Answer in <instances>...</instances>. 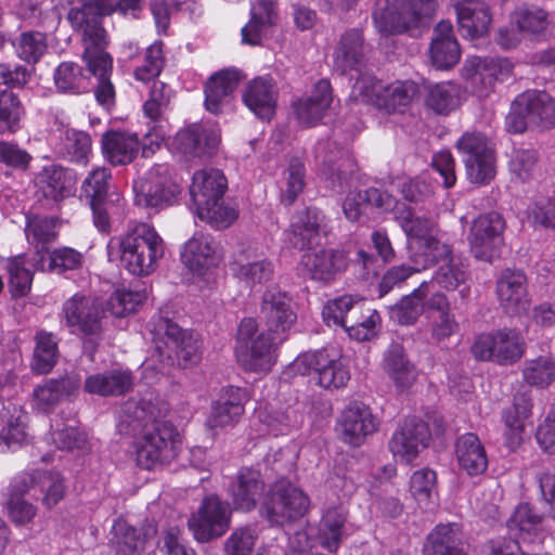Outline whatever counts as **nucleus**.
<instances>
[{"mask_svg": "<svg viewBox=\"0 0 555 555\" xmlns=\"http://www.w3.org/2000/svg\"><path fill=\"white\" fill-rule=\"evenodd\" d=\"M404 214L397 212V221L406 234L412 266L401 264L386 271L379 283V297H384L412 274L433 266L437 257L449 254V244L433 221L420 217L408 218Z\"/></svg>", "mask_w": 555, "mask_h": 555, "instance_id": "f257e3e1", "label": "nucleus"}, {"mask_svg": "<svg viewBox=\"0 0 555 555\" xmlns=\"http://www.w3.org/2000/svg\"><path fill=\"white\" fill-rule=\"evenodd\" d=\"M291 229L297 237L295 244L308 248L302 255L301 266L312 280L328 282L348 266L344 251L334 249L313 250L319 245L321 236L327 232L325 216L317 208H308L292 218Z\"/></svg>", "mask_w": 555, "mask_h": 555, "instance_id": "f03ea898", "label": "nucleus"}, {"mask_svg": "<svg viewBox=\"0 0 555 555\" xmlns=\"http://www.w3.org/2000/svg\"><path fill=\"white\" fill-rule=\"evenodd\" d=\"M108 254L117 255L120 266L135 276H147L165 255V242L153 225L139 222L108 243Z\"/></svg>", "mask_w": 555, "mask_h": 555, "instance_id": "7ed1b4c3", "label": "nucleus"}, {"mask_svg": "<svg viewBox=\"0 0 555 555\" xmlns=\"http://www.w3.org/2000/svg\"><path fill=\"white\" fill-rule=\"evenodd\" d=\"M67 18L70 25L82 34V59L89 72L98 79L95 98L100 104L111 106L114 103L115 90L109 80L113 61L105 52V30L100 27L96 16H92L88 9L74 10Z\"/></svg>", "mask_w": 555, "mask_h": 555, "instance_id": "20e7f679", "label": "nucleus"}, {"mask_svg": "<svg viewBox=\"0 0 555 555\" xmlns=\"http://www.w3.org/2000/svg\"><path fill=\"white\" fill-rule=\"evenodd\" d=\"M152 332L159 372L169 366L188 367L201 360L197 337L168 318L157 317Z\"/></svg>", "mask_w": 555, "mask_h": 555, "instance_id": "39448f33", "label": "nucleus"}, {"mask_svg": "<svg viewBox=\"0 0 555 555\" xmlns=\"http://www.w3.org/2000/svg\"><path fill=\"white\" fill-rule=\"evenodd\" d=\"M229 494L235 509L250 512L258 507L261 517L272 525L278 522L275 486L267 483L259 470L242 467L229 487Z\"/></svg>", "mask_w": 555, "mask_h": 555, "instance_id": "423d86ee", "label": "nucleus"}, {"mask_svg": "<svg viewBox=\"0 0 555 555\" xmlns=\"http://www.w3.org/2000/svg\"><path fill=\"white\" fill-rule=\"evenodd\" d=\"M417 94L418 87L412 80L385 85L370 76L358 79L352 88L357 101L370 103L387 114L405 112Z\"/></svg>", "mask_w": 555, "mask_h": 555, "instance_id": "0eeeda50", "label": "nucleus"}, {"mask_svg": "<svg viewBox=\"0 0 555 555\" xmlns=\"http://www.w3.org/2000/svg\"><path fill=\"white\" fill-rule=\"evenodd\" d=\"M287 370L293 375H308L314 372L317 384L326 390L344 388L350 380L347 361L333 348L300 353Z\"/></svg>", "mask_w": 555, "mask_h": 555, "instance_id": "6e6552de", "label": "nucleus"}, {"mask_svg": "<svg viewBox=\"0 0 555 555\" xmlns=\"http://www.w3.org/2000/svg\"><path fill=\"white\" fill-rule=\"evenodd\" d=\"M434 11V0H383L376 4L373 21L380 35L390 36L417 27Z\"/></svg>", "mask_w": 555, "mask_h": 555, "instance_id": "1a4fd4ad", "label": "nucleus"}, {"mask_svg": "<svg viewBox=\"0 0 555 555\" xmlns=\"http://www.w3.org/2000/svg\"><path fill=\"white\" fill-rule=\"evenodd\" d=\"M181 446V437L177 428L169 422L155 421L145 427L134 442L137 465L152 469L157 465L173 460Z\"/></svg>", "mask_w": 555, "mask_h": 555, "instance_id": "9d476101", "label": "nucleus"}, {"mask_svg": "<svg viewBox=\"0 0 555 555\" xmlns=\"http://www.w3.org/2000/svg\"><path fill=\"white\" fill-rule=\"evenodd\" d=\"M505 126L514 133H521L529 126L555 127V101L545 92L526 91L513 102Z\"/></svg>", "mask_w": 555, "mask_h": 555, "instance_id": "9b49d317", "label": "nucleus"}, {"mask_svg": "<svg viewBox=\"0 0 555 555\" xmlns=\"http://www.w3.org/2000/svg\"><path fill=\"white\" fill-rule=\"evenodd\" d=\"M257 332V323L251 318L243 319L237 331L235 354L238 363L248 371L268 372L274 364L273 341L274 332L260 333L248 346Z\"/></svg>", "mask_w": 555, "mask_h": 555, "instance_id": "f8f14e48", "label": "nucleus"}, {"mask_svg": "<svg viewBox=\"0 0 555 555\" xmlns=\"http://www.w3.org/2000/svg\"><path fill=\"white\" fill-rule=\"evenodd\" d=\"M134 203L146 208H163L175 202L181 186L167 164L154 165L143 178L133 183Z\"/></svg>", "mask_w": 555, "mask_h": 555, "instance_id": "ddd939ff", "label": "nucleus"}, {"mask_svg": "<svg viewBox=\"0 0 555 555\" xmlns=\"http://www.w3.org/2000/svg\"><path fill=\"white\" fill-rule=\"evenodd\" d=\"M463 156L466 176L474 184H488L496 175L493 152L485 135L478 132L464 133L457 141Z\"/></svg>", "mask_w": 555, "mask_h": 555, "instance_id": "4468645a", "label": "nucleus"}, {"mask_svg": "<svg viewBox=\"0 0 555 555\" xmlns=\"http://www.w3.org/2000/svg\"><path fill=\"white\" fill-rule=\"evenodd\" d=\"M504 229L505 222L500 214L491 211L478 216L467 237L474 257L487 262L498 258L504 242Z\"/></svg>", "mask_w": 555, "mask_h": 555, "instance_id": "2eb2a0df", "label": "nucleus"}, {"mask_svg": "<svg viewBox=\"0 0 555 555\" xmlns=\"http://www.w3.org/2000/svg\"><path fill=\"white\" fill-rule=\"evenodd\" d=\"M231 509L217 495L206 496L196 513L188 520L189 529L198 542L223 535L230 527Z\"/></svg>", "mask_w": 555, "mask_h": 555, "instance_id": "dca6fc26", "label": "nucleus"}, {"mask_svg": "<svg viewBox=\"0 0 555 555\" xmlns=\"http://www.w3.org/2000/svg\"><path fill=\"white\" fill-rule=\"evenodd\" d=\"M378 426V418L367 405L352 402L339 415L336 431L344 442L360 447L369 436L377 431Z\"/></svg>", "mask_w": 555, "mask_h": 555, "instance_id": "f3484780", "label": "nucleus"}, {"mask_svg": "<svg viewBox=\"0 0 555 555\" xmlns=\"http://www.w3.org/2000/svg\"><path fill=\"white\" fill-rule=\"evenodd\" d=\"M511 69L512 65L507 60L468 56L462 68V77L476 95L487 96L495 80L508 75Z\"/></svg>", "mask_w": 555, "mask_h": 555, "instance_id": "a211bd4d", "label": "nucleus"}, {"mask_svg": "<svg viewBox=\"0 0 555 555\" xmlns=\"http://www.w3.org/2000/svg\"><path fill=\"white\" fill-rule=\"evenodd\" d=\"M15 488L30 491L38 488L42 494L41 504L51 509L64 500L67 491L66 480L59 472L33 469L16 476Z\"/></svg>", "mask_w": 555, "mask_h": 555, "instance_id": "6ab92c4d", "label": "nucleus"}, {"mask_svg": "<svg viewBox=\"0 0 555 555\" xmlns=\"http://www.w3.org/2000/svg\"><path fill=\"white\" fill-rule=\"evenodd\" d=\"M376 207L382 211L393 214L397 220V212H405L408 218H413L409 207L404 203H399L387 192L378 189H369L362 192H350L343 203V210L346 218L350 221L359 220L360 216L370 207Z\"/></svg>", "mask_w": 555, "mask_h": 555, "instance_id": "aec40b11", "label": "nucleus"}, {"mask_svg": "<svg viewBox=\"0 0 555 555\" xmlns=\"http://www.w3.org/2000/svg\"><path fill=\"white\" fill-rule=\"evenodd\" d=\"M430 434L426 423L405 421L392 435L390 451L397 461L411 463L426 448Z\"/></svg>", "mask_w": 555, "mask_h": 555, "instance_id": "412c9836", "label": "nucleus"}, {"mask_svg": "<svg viewBox=\"0 0 555 555\" xmlns=\"http://www.w3.org/2000/svg\"><path fill=\"white\" fill-rule=\"evenodd\" d=\"M222 255L215 240L204 233H195L181 251L183 264L194 274L204 275L221 261Z\"/></svg>", "mask_w": 555, "mask_h": 555, "instance_id": "4be33fe9", "label": "nucleus"}, {"mask_svg": "<svg viewBox=\"0 0 555 555\" xmlns=\"http://www.w3.org/2000/svg\"><path fill=\"white\" fill-rule=\"evenodd\" d=\"M456 16L460 33L472 41L488 35L492 16L482 0H450Z\"/></svg>", "mask_w": 555, "mask_h": 555, "instance_id": "5701e85b", "label": "nucleus"}, {"mask_svg": "<svg viewBox=\"0 0 555 555\" xmlns=\"http://www.w3.org/2000/svg\"><path fill=\"white\" fill-rule=\"evenodd\" d=\"M496 295L506 313L517 315L527 311L530 299L526 275L521 271H503L496 282Z\"/></svg>", "mask_w": 555, "mask_h": 555, "instance_id": "b1692460", "label": "nucleus"}, {"mask_svg": "<svg viewBox=\"0 0 555 555\" xmlns=\"http://www.w3.org/2000/svg\"><path fill=\"white\" fill-rule=\"evenodd\" d=\"M220 141L219 132L212 126L192 124L177 132L173 146L191 157L211 155Z\"/></svg>", "mask_w": 555, "mask_h": 555, "instance_id": "393cba45", "label": "nucleus"}, {"mask_svg": "<svg viewBox=\"0 0 555 555\" xmlns=\"http://www.w3.org/2000/svg\"><path fill=\"white\" fill-rule=\"evenodd\" d=\"M62 315L74 333L93 334L100 328V305L80 294H75L63 304Z\"/></svg>", "mask_w": 555, "mask_h": 555, "instance_id": "a878e982", "label": "nucleus"}, {"mask_svg": "<svg viewBox=\"0 0 555 555\" xmlns=\"http://www.w3.org/2000/svg\"><path fill=\"white\" fill-rule=\"evenodd\" d=\"M248 397L245 389L229 386L222 390L218 400L212 404L207 418L210 428H222L237 423L245 411Z\"/></svg>", "mask_w": 555, "mask_h": 555, "instance_id": "bb28decb", "label": "nucleus"}, {"mask_svg": "<svg viewBox=\"0 0 555 555\" xmlns=\"http://www.w3.org/2000/svg\"><path fill=\"white\" fill-rule=\"evenodd\" d=\"M156 529L153 526L135 528L125 519L118 518L111 529V546L115 555H141L147 541L154 537Z\"/></svg>", "mask_w": 555, "mask_h": 555, "instance_id": "cd10ccee", "label": "nucleus"}, {"mask_svg": "<svg viewBox=\"0 0 555 555\" xmlns=\"http://www.w3.org/2000/svg\"><path fill=\"white\" fill-rule=\"evenodd\" d=\"M76 175L55 164L43 167L36 178L38 193L53 202L72 196L76 191Z\"/></svg>", "mask_w": 555, "mask_h": 555, "instance_id": "c85d7f7f", "label": "nucleus"}, {"mask_svg": "<svg viewBox=\"0 0 555 555\" xmlns=\"http://www.w3.org/2000/svg\"><path fill=\"white\" fill-rule=\"evenodd\" d=\"M468 544L457 524H440L427 535L424 555H467Z\"/></svg>", "mask_w": 555, "mask_h": 555, "instance_id": "c756f323", "label": "nucleus"}, {"mask_svg": "<svg viewBox=\"0 0 555 555\" xmlns=\"http://www.w3.org/2000/svg\"><path fill=\"white\" fill-rule=\"evenodd\" d=\"M332 102L331 83L320 79L310 94L299 99L293 104L294 114L302 126H314L324 116Z\"/></svg>", "mask_w": 555, "mask_h": 555, "instance_id": "7c9ffc66", "label": "nucleus"}, {"mask_svg": "<svg viewBox=\"0 0 555 555\" xmlns=\"http://www.w3.org/2000/svg\"><path fill=\"white\" fill-rule=\"evenodd\" d=\"M228 188L225 176L218 169L196 171L190 185V195L195 209L221 201Z\"/></svg>", "mask_w": 555, "mask_h": 555, "instance_id": "2f4dec72", "label": "nucleus"}, {"mask_svg": "<svg viewBox=\"0 0 555 555\" xmlns=\"http://www.w3.org/2000/svg\"><path fill=\"white\" fill-rule=\"evenodd\" d=\"M429 56L437 69H449L457 64L461 50L449 21H441L435 27Z\"/></svg>", "mask_w": 555, "mask_h": 555, "instance_id": "473e14b6", "label": "nucleus"}, {"mask_svg": "<svg viewBox=\"0 0 555 555\" xmlns=\"http://www.w3.org/2000/svg\"><path fill=\"white\" fill-rule=\"evenodd\" d=\"M275 80L270 75L253 79L246 87L243 101L260 119L270 120L275 115Z\"/></svg>", "mask_w": 555, "mask_h": 555, "instance_id": "72a5a7b5", "label": "nucleus"}, {"mask_svg": "<svg viewBox=\"0 0 555 555\" xmlns=\"http://www.w3.org/2000/svg\"><path fill=\"white\" fill-rule=\"evenodd\" d=\"M275 21L273 0H255L250 10V20L241 30V42L256 47L262 44Z\"/></svg>", "mask_w": 555, "mask_h": 555, "instance_id": "f704fd0d", "label": "nucleus"}, {"mask_svg": "<svg viewBox=\"0 0 555 555\" xmlns=\"http://www.w3.org/2000/svg\"><path fill=\"white\" fill-rule=\"evenodd\" d=\"M79 388L75 378H50L37 385L33 391V408L38 412L48 413L63 399L73 395Z\"/></svg>", "mask_w": 555, "mask_h": 555, "instance_id": "c9c22d12", "label": "nucleus"}, {"mask_svg": "<svg viewBox=\"0 0 555 555\" xmlns=\"http://www.w3.org/2000/svg\"><path fill=\"white\" fill-rule=\"evenodd\" d=\"M382 367L398 390L410 388L417 378L415 365L400 345H391L384 353Z\"/></svg>", "mask_w": 555, "mask_h": 555, "instance_id": "e433bc0d", "label": "nucleus"}, {"mask_svg": "<svg viewBox=\"0 0 555 555\" xmlns=\"http://www.w3.org/2000/svg\"><path fill=\"white\" fill-rule=\"evenodd\" d=\"M455 456L460 468L469 476H478L487 470V452L475 434H465L457 439Z\"/></svg>", "mask_w": 555, "mask_h": 555, "instance_id": "4c0bfd02", "label": "nucleus"}, {"mask_svg": "<svg viewBox=\"0 0 555 555\" xmlns=\"http://www.w3.org/2000/svg\"><path fill=\"white\" fill-rule=\"evenodd\" d=\"M434 284L423 282L410 295L403 297L390 310V318L402 325H411L427 309L428 299L435 294Z\"/></svg>", "mask_w": 555, "mask_h": 555, "instance_id": "58836bf2", "label": "nucleus"}, {"mask_svg": "<svg viewBox=\"0 0 555 555\" xmlns=\"http://www.w3.org/2000/svg\"><path fill=\"white\" fill-rule=\"evenodd\" d=\"M238 81L240 73L235 69H224L212 75L205 87L206 108L214 114L220 113Z\"/></svg>", "mask_w": 555, "mask_h": 555, "instance_id": "ea45409f", "label": "nucleus"}, {"mask_svg": "<svg viewBox=\"0 0 555 555\" xmlns=\"http://www.w3.org/2000/svg\"><path fill=\"white\" fill-rule=\"evenodd\" d=\"M139 139L134 133L109 131L103 135L104 157L114 166L131 163L139 152Z\"/></svg>", "mask_w": 555, "mask_h": 555, "instance_id": "a19ab883", "label": "nucleus"}, {"mask_svg": "<svg viewBox=\"0 0 555 555\" xmlns=\"http://www.w3.org/2000/svg\"><path fill=\"white\" fill-rule=\"evenodd\" d=\"M133 386L131 372L127 370H112L96 373L87 377L85 390L100 396H121Z\"/></svg>", "mask_w": 555, "mask_h": 555, "instance_id": "79ce46f5", "label": "nucleus"}, {"mask_svg": "<svg viewBox=\"0 0 555 555\" xmlns=\"http://www.w3.org/2000/svg\"><path fill=\"white\" fill-rule=\"evenodd\" d=\"M333 59L334 67L341 73L357 69L364 59L361 31L358 29L346 31L334 51Z\"/></svg>", "mask_w": 555, "mask_h": 555, "instance_id": "37998d69", "label": "nucleus"}, {"mask_svg": "<svg viewBox=\"0 0 555 555\" xmlns=\"http://www.w3.org/2000/svg\"><path fill=\"white\" fill-rule=\"evenodd\" d=\"M347 514V508L339 504L328 507L322 517L318 540L320 545L328 552L334 553L340 546Z\"/></svg>", "mask_w": 555, "mask_h": 555, "instance_id": "c03bdc74", "label": "nucleus"}, {"mask_svg": "<svg viewBox=\"0 0 555 555\" xmlns=\"http://www.w3.org/2000/svg\"><path fill=\"white\" fill-rule=\"evenodd\" d=\"M27 439V413L16 404H9L0 413V444L20 446Z\"/></svg>", "mask_w": 555, "mask_h": 555, "instance_id": "a18cd8bd", "label": "nucleus"}, {"mask_svg": "<svg viewBox=\"0 0 555 555\" xmlns=\"http://www.w3.org/2000/svg\"><path fill=\"white\" fill-rule=\"evenodd\" d=\"M427 309L437 312L429 317V328L435 340H444L457 331V322L450 312L449 301L443 294L439 292L433 294L427 301Z\"/></svg>", "mask_w": 555, "mask_h": 555, "instance_id": "49530a36", "label": "nucleus"}, {"mask_svg": "<svg viewBox=\"0 0 555 555\" xmlns=\"http://www.w3.org/2000/svg\"><path fill=\"white\" fill-rule=\"evenodd\" d=\"M463 94L462 88L452 81L429 85L425 104L436 114L447 115L461 105Z\"/></svg>", "mask_w": 555, "mask_h": 555, "instance_id": "de8ad7c7", "label": "nucleus"}, {"mask_svg": "<svg viewBox=\"0 0 555 555\" xmlns=\"http://www.w3.org/2000/svg\"><path fill=\"white\" fill-rule=\"evenodd\" d=\"M530 413V403L528 400L521 402L515 401L503 413L504 421V442L512 450H517L524 440L525 422Z\"/></svg>", "mask_w": 555, "mask_h": 555, "instance_id": "09e8293b", "label": "nucleus"}, {"mask_svg": "<svg viewBox=\"0 0 555 555\" xmlns=\"http://www.w3.org/2000/svg\"><path fill=\"white\" fill-rule=\"evenodd\" d=\"M34 262L38 270L61 273L78 269L82 263V255L69 247L38 250V257L34 258Z\"/></svg>", "mask_w": 555, "mask_h": 555, "instance_id": "8fccbe9b", "label": "nucleus"}, {"mask_svg": "<svg viewBox=\"0 0 555 555\" xmlns=\"http://www.w3.org/2000/svg\"><path fill=\"white\" fill-rule=\"evenodd\" d=\"M310 507L309 496L299 487H280V525L301 519Z\"/></svg>", "mask_w": 555, "mask_h": 555, "instance_id": "3c124183", "label": "nucleus"}, {"mask_svg": "<svg viewBox=\"0 0 555 555\" xmlns=\"http://www.w3.org/2000/svg\"><path fill=\"white\" fill-rule=\"evenodd\" d=\"M409 493L421 507L434 505L438 499L436 472L428 467L413 472L409 480Z\"/></svg>", "mask_w": 555, "mask_h": 555, "instance_id": "603ef678", "label": "nucleus"}, {"mask_svg": "<svg viewBox=\"0 0 555 555\" xmlns=\"http://www.w3.org/2000/svg\"><path fill=\"white\" fill-rule=\"evenodd\" d=\"M511 534L524 542H533L542 529V518L529 504H520L507 522Z\"/></svg>", "mask_w": 555, "mask_h": 555, "instance_id": "864d4df0", "label": "nucleus"}, {"mask_svg": "<svg viewBox=\"0 0 555 555\" xmlns=\"http://www.w3.org/2000/svg\"><path fill=\"white\" fill-rule=\"evenodd\" d=\"M36 347L31 370L37 374H48L56 364L59 357L57 340L47 331H39L35 336Z\"/></svg>", "mask_w": 555, "mask_h": 555, "instance_id": "5fc2aeb1", "label": "nucleus"}, {"mask_svg": "<svg viewBox=\"0 0 555 555\" xmlns=\"http://www.w3.org/2000/svg\"><path fill=\"white\" fill-rule=\"evenodd\" d=\"M16 476L12 479L8 489V499L4 507L10 520L16 526H25L33 521L37 515V507L24 496L29 491H21L15 488Z\"/></svg>", "mask_w": 555, "mask_h": 555, "instance_id": "6e6d98bb", "label": "nucleus"}, {"mask_svg": "<svg viewBox=\"0 0 555 555\" xmlns=\"http://www.w3.org/2000/svg\"><path fill=\"white\" fill-rule=\"evenodd\" d=\"M54 85L62 93L79 94L90 88L82 68L73 62H63L54 70Z\"/></svg>", "mask_w": 555, "mask_h": 555, "instance_id": "4d7b16f0", "label": "nucleus"}, {"mask_svg": "<svg viewBox=\"0 0 555 555\" xmlns=\"http://www.w3.org/2000/svg\"><path fill=\"white\" fill-rule=\"evenodd\" d=\"M441 261L434 279L428 281L434 284V292H438L436 286L447 291H453L457 288L466 280V270L464 266L455 260L451 255V248L449 247V254L446 256H439L434 263Z\"/></svg>", "mask_w": 555, "mask_h": 555, "instance_id": "13d9d810", "label": "nucleus"}, {"mask_svg": "<svg viewBox=\"0 0 555 555\" xmlns=\"http://www.w3.org/2000/svg\"><path fill=\"white\" fill-rule=\"evenodd\" d=\"M52 442L62 450H80L87 449V437L77 427L75 418H68L66 422L55 420L51 429Z\"/></svg>", "mask_w": 555, "mask_h": 555, "instance_id": "bf43d9fd", "label": "nucleus"}, {"mask_svg": "<svg viewBox=\"0 0 555 555\" xmlns=\"http://www.w3.org/2000/svg\"><path fill=\"white\" fill-rule=\"evenodd\" d=\"M167 106L158 104L154 100H146L143 105L144 115L152 121L160 122L152 127L144 135L142 152L144 156H150L158 149L168 134L166 126L162 122V115Z\"/></svg>", "mask_w": 555, "mask_h": 555, "instance_id": "052dcab7", "label": "nucleus"}, {"mask_svg": "<svg viewBox=\"0 0 555 555\" xmlns=\"http://www.w3.org/2000/svg\"><path fill=\"white\" fill-rule=\"evenodd\" d=\"M25 233L28 243L36 248L35 258H37L38 250L46 251L48 249L46 245L55 240L56 223L49 217L31 216L27 218Z\"/></svg>", "mask_w": 555, "mask_h": 555, "instance_id": "680f3d73", "label": "nucleus"}, {"mask_svg": "<svg viewBox=\"0 0 555 555\" xmlns=\"http://www.w3.org/2000/svg\"><path fill=\"white\" fill-rule=\"evenodd\" d=\"M524 339L519 332L512 328L499 330V339L492 362L512 364L524 354Z\"/></svg>", "mask_w": 555, "mask_h": 555, "instance_id": "e2e57ef3", "label": "nucleus"}, {"mask_svg": "<svg viewBox=\"0 0 555 555\" xmlns=\"http://www.w3.org/2000/svg\"><path fill=\"white\" fill-rule=\"evenodd\" d=\"M257 541L255 530L243 527L235 529L224 542L227 555H270L268 545H259L254 552Z\"/></svg>", "mask_w": 555, "mask_h": 555, "instance_id": "0e129e2a", "label": "nucleus"}, {"mask_svg": "<svg viewBox=\"0 0 555 555\" xmlns=\"http://www.w3.org/2000/svg\"><path fill=\"white\" fill-rule=\"evenodd\" d=\"M13 47L22 61L35 64L47 52V36L41 31H23L13 41Z\"/></svg>", "mask_w": 555, "mask_h": 555, "instance_id": "69168bd1", "label": "nucleus"}, {"mask_svg": "<svg viewBox=\"0 0 555 555\" xmlns=\"http://www.w3.org/2000/svg\"><path fill=\"white\" fill-rule=\"evenodd\" d=\"M522 376L530 386L545 388L555 382V360L550 357L528 360L525 363Z\"/></svg>", "mask_w": 555, "mask_h": 555, "instance_id": "338daca9", "label": "nucleus"}, {"mask_svg": "<svg viewBox=\"0 0 555 555\" xmlns=\"http://www.w3.org/2000/svg\"><path fill=\"white\" fill-rule=\"evenodd\" d=\"M234 275L247 286H255L269 281L274 274V266L266 260L248 263L235 261L232 264Z\"/></svg>", "mask_w": 555, "mask_h": 555, "instance_id": "774afa93", "label": "nucleus"}]
</instances>
